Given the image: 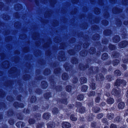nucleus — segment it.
<instances>
[{
  "label": "nucleus",
  "mask_w": 128,
  "mask_h": 128,
  "mask_svg": "<svg viewBox=\"0 0 128 128\" xmlns=\"http://www.w3.org/2000/svg\"><path fill=\"white\" fill-rule=\"evenodd\" d=\"M70 118L72 121H75L77 120V118L75 117L74 116L73 114L71 115Z\"/></svg>",
  "instance_id": "48"
},
{
  "label": "nucleus",
  "mask_w": 128,
  "mask_h": 128,
  "mask_svg": "<svg viewBox=\"0 0 128 128\" xmlns=\"http://www.w3.org/2000/svg\"><path fill=\"white\" fill-rule=\"evenodd\" d=\"M87 79L84 77H81L80 78V83L81 84L86 83L87 82Z\"/></svg>",
  "instance_id": "24"
},
{
  "label": "nucleus",
  "mask_w": 128,
  "mask_h": 128,
  "mask_svg": "<svg viewBox=\"0 0 128 128\" xmlns=\"http://www.w3.org/2000/svg\"><path fill=\"white\" fill-rule=\"evenodd\" d=\"M112 94L116 96H118L120 94V91L116 88H114L112 92Z\"/></svg>",
  "instance_id": "7"
},
{
  "label": "nucleus",
  "mask_w": 128,
  "mask_h": 128,
  "mask_svg": "<svg viewBox=\"0 0 128 128\" xmlns=\"http://www.w3.org/2000/svg\"><path fill=\"white\" fill-rule=\"evenodd\" d=\"M17 71V70L16 68L13 67L10 69L8 72L10 74H12L14 72L16 73Z\"/></svg>",
  "instance_id": "19"
},
{
  "label": "nucleus",
  "mask_w": 128,
  "mask_h": 128,
  "mask_svg": "<svg viewBox=\"0 0 128 128\" xmlns=\"http://www.w3.org/2000/svg\"><path fill=\"white\" fill-rule=\"evenodd\" d=\"M104 115V114L102 113H101L98 114L97 115V118L98 119H100L103 117Z\"/></svg>",
  "instance_id": "50"
},
{
  "label": "nucleus",
  "mask_w": 128,
  "mask_h": 128,
  "mask_svg": "<svg viewBox=\"0 0 128 128\" xmlns=\"http://www.w3.org/2000/svg\"><path fill=\"white\" fill-rule=\"evenodd\" d=\"M96 79L99 81H102L104 79V78L101 74H100L97 75Z\"/></svg>",
  "instance_id": "11"
},
{
  "label": "nucleus",
  "mask_w": 128,
  "mask_h": 128,
  "mask_svg": "<svg viewBox=\"0 0 128 128\" xmlns=\"http://www.w3.org/2000/svg\"><path fill=\"white\" fill-rule=\"evenodd\" d=\"M41 86L42 88L45 89L47 87L48 84L46 82L43 81L41 82Z\"/></svg>",
  "instance_id": "14"
},
{
  "label": "nucleus",
  "mask_w": 128,
  "mask_h": 128,
  "mask_svg": "<svg viewBox=\"0 0 128 128\" xmlns=\"http://www.w3.org/2000/svg\"><path fill=\"white\" fill-rule=\"evenodd\" d=\"M78 81V80L77 78L76 77H74L72 80V82L74 84H75L77 83Z\"/></svg>",
  "instance_id": "55"
},
{
  "label": "nucleus",
  "mask_w": 128,
  "mask_h": 128,
  "mask_svg": "<svg viewBox=\"0 0 128 128\" xmlns=\"http://www.w3.org/2000/svg\"><path fill=\"white\" fill-rule=\"evenodd\" d=\"M122 3L126 5L128 4V0H122Z\"/></svg>",
  "instance_id": "63"
},
{
  "label": "nucleus",
  "mask_w": 128,
  "mask_h": 128,
  "mask_svg": "<svg viewBox=\"0 0 128 128\" xmlns=\"http://www.w3.org/2000/svg\"><path fill=\"white\" fill-rule=\"evenodd\" d=\"M76 106L77 107H80V108L82 107V104L81 103H80L79 102H77L76 103Z\"/></svg>",
  "instance_id": "64"
},
{
  "label": "nucleus",
  "mask_w": 128,
  "mask_h": 128,
  "mask_svg": "<svg viewBox=\"0 0 128 128\" xmlns=\"http://www.w3.org/2000/svg\"><path fill=\"white\" fill-rule=\"evenodd\" d=\"M95 52V48L93 47L91 48L89 51V52L90 53L92 54H94Z\"/></svg>",
  "instance_id": "43"
},
{
  "label": "nucleus",
  "mask_w": 128,
  "mask_h": 128,
  "mask_svg": "<svg viewBox=\"0 0 128 128\" xmlns=\"http://www.w3.org/2000/svg\"><path fill=\"white\" fill-rule=\"evenodd\" d=\"M68 78L69 76L66 73H64L62 74V78L63 80H66L68 79Z\"/></svg>",
  "instance_id": "13"
},
{
  "label": "nucleus",
  "mask_w": 128,
  "mask_h": 128,
  "mask_svg": "<svg viewBox=\"0 0 128 128\" xmlns=\"http://www.w3.org/2000/svg\"><path fill=\"white\" fill-rule=\"evenodd\" d=\"M99 35L98 34H96L94 35L93 36V40H98L99 38Z\"/></svg>",
  "instance_id": "41"
},
{
  "label": "nucleus",
  "mask_w": 128,
  "mask_h": 128,
  "mask_svg": "<svg viewBox=\"0 0 128 128\" xmlns=\"http://www.w3.org/2000/svg\"><path fill=\"white\" fill-rule=\"evenodd\" d=\"M44 96L46 99H48V98L51 97L50 92H47L44 95Z\"/></svg>",
  "instance_id": "28"
},
{
  "label": "nucleus",
  "mask_w": 128,
  "mask_h": 128,
  "mask_svg": "<svg viewBox=\"0 0 128 128\" xmlns=\"http://www.w3.org/2000/svg\"><path fill=\"white\" fill-rule=\"evenodd\" d=\"M44 123L43 122H40L37 124L36 126V128H42L44 126Z\"/></svg>",
  "instance_id": "32"
},
{
  "label": "nucleus",
  "mask_w": 128,
  "mask_h": 128,
  "mask_svg": "<svg viewBox=\"0 0 128 128\" xmlns=\"http://www.w3.org/2000/svg\"><path fill=\"white\" fill-rule=\"evenodd\" d=\"M114 102V99L112 98H109L107 99L106 102L107 103L110 104H112Z\"/></svg>",
  "instance_id": "15"
},
{
  "label": "nucleus",
  "mask_w": 128,
  "mask_h": 128,
  "mask_svg": "<svg viewBox=\"0 0 128 128\" xmlns=\"http://www.w3.org/2000/svg\"><path fill=\"white\" fill-rule=\"evenodd\" d=\"M122 61L123 62L126 63L128 62V58L126 57L124 58L122 60Z\"/></svg>",
  "instance_id": "54"
},
{
  "label": "nucleus",
  "mask_w": 128,
  "mask_h": 128,
  "mask_svg": "<svg viewBox=\"0 0 128 128\" xmlns=\"http://www.w3.org/2000/svg\"><path fill=\"white\" fill-rule=\"evenodd\" d=\"M78 111L79 112L82 113L85 112V109L84 107L82 106L79 109Z\"/></svg>",
  "instance_id": "42"
},
{
  "label": "nucleus",
  "mask_w": 128,
  "mask_h": 128,
  "mask_svg": "<svg viewBox=\"0 0 128 128\" xmlns=\"http://www.w3.org/2000/svg\"><path fill=\"white\" fill-rule=\"evenodd\" d=\"M120 54L118 53H117L116 52H113L112 55V57L114 58H116L118 57Z\"/></svg>",
  "instance_id": "27"
},
{
  "label": "nucleus",
  "mask_w": 128,
  "mask_h": 128,
  "mask_svg": "<svg viewBox=\"0 0 128 128\" xmlns=\"http://www.w3.org/2000/svg\"><path fill=\"white\" fill-rule=\"evenodd\" d=\"M88 87L87 86L84 85L82 86L81 90L82 92H85L88 89Z\"/></svg>",
  "instance_id": "30"
},
{
  "label": "nucleus",
  "mask_w": 128,
  "mask_h": 128,
  "mask_svg": "<svg viewBox=\"0 0 128 128\" xmlns=\"http://www.w3.org/2000/svg\"><path fill=\"white\" fill-rule=\"evenodd\" d=\"M114 74L116 76H119L121 75V72L119 70H116L114 71Z\"/></svg>",
  "instance_id": "38"
},
{
  "label": "nucleus",
  "mask_w": 128,
  "mask_h": 128,
  "mask_svg": "<svg viewBox=\"0 0 128 128\" xmlns=\"http://www.w3.org/2000/svg\"><path fill=\"white\" fill-rule=\"evenodd\" d=\"M61 103L67 104L68 103L67 100L66 98H62L60 100Z\"/></svg>",
  "instance_id": "16"
},
{
  "label": "nucleus",
  "mask_w": 128,
  "mask_h": 128,
  "mask_svg": "<svg viewBox=\"0 0 128 128\" xmlns=\"http://www.w3.org/2000/svg\"><path fill=\"white\" fill-rule=\"evenodd\" d=\"M54 72L56 74H58L60 73V69L59 68H55L54 70Z\"/></svg>",
  "instance_id": "40"
},
{
  "label": "nucleus",
  "mask_w": 128,
  "mask_h": 128,
  "mask_svg": "<svg viewBox=\"0 0 128 128\" xmlns=\"http://www.w3.org/2000/svg\"><path fill=\"white\" fill-rule=\"evenodd\" d=\"M50 84L51 85L53 86V88H54L56 91L58 92L62 90V88L60 86H56L54 88V82L53 80H51Z\"/></svg>",
  "instance_id": "3"
},
{
  "label": "nucleus",
  "mask_w": 128,
  "mask_h": 128,
  "mask_svg": "<svg viewBox=\"0 0 128 128\" xmlns=\"http://www.w3.org/2000/svg\"><path fill=\"white\" fill-rule=\"evenodd\" d=\"M38 35V34L35 33L33 34L32 37L34 40L37 39H38L39 37Z\"/></svg>",
  "instance_id": "37"
},
{
  "label": "nucleus",
  "mask_w": 128,
  "mask_h": 128,
  "mask_svg": "<svg viewBox=\"0 0 128 128\" xmlns=\"http://www.w3.org/2000/svg\"><path fill=\"white\" fill-rule=\"evenodd\" d=\"M69 65L68 64H66L64 65V67L65 68L66 70L68 71L70 70V68L69 66Z\"/></svg>",
  "instance_id": "47"
},
{
  "label": "nucleus",
  "mask_w": 128,
  "mask_h": 128,
  "mask_svg": "<svg viewBox=\"0 0 128 128\" xmlns=\"http://www.w3.org/2000/svg\"><path fill=\"white\" fill-rule=\"evenodd\" d=\"M128 45V42L126 40L121 42L119 44V46L121 48H124Z\"/></svg>",
  "instance_id": "4"
},
{
  "label": "nucleus",
  "mask_w": 128,
  "mask_h": 128,
  "mask_svg": "<svg viewBox=\"0 0 128 128\" xmlns=\"http://www.w3.org/2000/svg\"><path fill=\"white\" fill-rule=\"evenodd\" d=\"M54 114H56L58 112V109L56 108H54L52 110Z\"/></svg>",
  "instance_id": "31"
},
{
  "label": "nucleus",
  "mask_w": 128,
  "mask_h": 128,
  "mask_svg": "<svg viewBox=\"0 0 128 128\" xmlns=\"http://www.w3.org/2000/svg\"><path fill=\"white\" fill-rule=\"evenodd\" d=\"M109 49L110 50H113L115 49V46L114 45H112L111 44H110L109 46Z\"/></svg>",
  "instance_id": "52"
},
{
  "label": "nucleus",
  "mask_w": 128,
  "mask_h": 128,
  "mask_svg": "<svg viewBox=\"0 0 128 128\" xmlns=\"http://www.w3.org/2000/svg\"><path fill=\"white\" fill-rule=\"evenodd\" d=\"M111 31L110 30L108 29L105 30L104 32V34L106 36L110 35L111 34Z\"/></svg>",
  "instance_id": "21"
},
{
  "label": "nucleus",
  "mask_w": 128,
  "mask_h": 128,
  "mask_svg": "<svg viewBox=\"0 0 128 128\" xmlns=\"http://www.w3.org/2000/svg\"><path fill=\"white\" fill-rule=\"evenodd\" d=\"M9 66V63L7 61H5L2 63V68H8Z\"/></svg>",
  "instance_id": "8"
},
{
  "label": "nucleus",
  "mask_w": 128,
  "mask_h": 128,
  "mask_svg": "<svg viewBox=\"0 0 128 128\" xmlns=\"http://www.w3.org/2000/svg\"><path fill=\"white\" fill-rule=\"evenodd\" d=\"M62 128H70L71 125L70 124L67 122H64L62 124Z\"/></svg>",
  "instance_id": "6"
},
{
  "label": "nucleus",
  "mask_w": 128,
  "mask_h": 128,
  "mask_svg": "<svg viewBox=\"0 0 128 128\" xmlns=\"http://www.w3.org/2000/svg\"><path fill=\"white\" fill-rule=\"evenodd\" d=\"M24 125L25 124L22 122H17L16 124V126L18 128H20V127H23Z\"/></svg>",
  "instance_id": "22"
},
{
  "label": "nucleus",
  "mask_w": 128,
  "mask_h": 128,
  "mask_svg": "<svg viewBox=\"0 0 128 128\" xmlns=\"http://www.w3.org/2000/svg\"><path fill=\"white\" fill-rule=\"evenodd\" d=\"M84 98V96L80 94L77 96V99L79 100H82Z\"/></svg>",
  "instance_id": "44"
},
{
  "label": "nucleus",
  "mask_w": 128,
  "mask_h": 128,
  "mask_svg": "<svg viewBox=\"0 0 128 128\" xmlns=\"http://www.w3.org/2000/svg\"><path fill=\"white\" fill-rule=\"evenodd\" d=\"M121 84H122L124 86L126 84V81L120 79H117L115 82V85L116 86H120Z\"/></svg>",
  "instance_id": "1"
},
{
  "label": "nucleus",
  "mask_w": 128,
  "mask_h": 128,
  "mask_svg": "<svg viewBox=\"0 0 128 128\" xmlns=\"http://www.w3.org/2000/svg\"><path fill=\"white\" fill-rule=\"evenodd\" d=\"M122 24V22L119 19L118 20L116 21V24L118 26H120Z\"/></svg>",
  "instance_id": "51"
},
{
  "label": "nucleus",
  "mask_w": 128,
  "mask_h": 128,
  "mask_svg": "<svg viewBox=\"0 0 128 128\" xmlns=\"http://www.w3.org/2000/svg\"><path fill=\"white\" fill-rule=\"evenodd\" d=\"M22 8V6L21 4H17L15 6V9L16 10H19Z\"/></svg>",
  "instance_id": "33"
},
{
  "label": "nucleus",
  "mask_w": 128,
  "mask_h": 128,
  "mask_svg": "<svg viewBox=\"0 0 128 128\" xmlns=\"http://www.w3.org/2000/svg\"><path fill=\"white\" fill-rule=\"evenodd\" d=\"M72 86L70 85H68L66 87V90L68 92H70L71 90Z\"/></svg>",
  "instance_id": "49"
},
{
  "label": "nucleus",
  "mask_w": 128,
  "mask_h": 128,
  "mask_svg": "<svg viewBox=\"0 0 128 128\" xmlns=\"http://www.w3.org/2000/svg\"><path fill=\"white\" fill-rule=\"evenodd\" d=\"M50 73V70L48 69H46L44 71V75H47Z\"/></svg>",
  "instance_id": "35"
},
{
  "label": "nucleus",
  "mask_w": 128,
  "mask_h": 128,
  "mask_svg": "<svg viewBox=\"0 0 128 128\" xmlns=\"http://www.w3.org/2000/svg\"><path fill=\"white\" fill-rule=\"evenodd\" d=\"M108 58V55L107 53H104L102 54V58L103 60H104Z\"/></svg>",
  "instance_id": "36"
},
{
  "label": "nucleus",
  "mask_w": 128,
  "mask_h": 128,
  "mask_svg": "<svg viewBox=\"0 0 128 128\" xmlns=\"http://www.w3.org/2000/svg\"><path fill=\"white\" fill-rule=\"evenodd\" d=\"M87 54V52L85 50H84L81 51L80 52V54L82 56H85Z\"/></svg>",
  "instance_id": "26"
},
{
  "label": "nucleus",
  "mask_w": 128,
  "mask_h": 128,
  "mask_svg": "<svg viewBox=\"0 0 128 128\" xmlns=\"http://www.w3.org/2000/svg\"><path fill=\"white\" fill-rule=\"evenodd\" d=\"M40 114L39 113H38L36 114V118H37V120H39L40 118Z\"/></svg>",
  "instance_id": "61"
},
{
  "label": "nucleus",
  "mask_w": 128,
  "mask_h": 128,
  "mask_svg": "<svg viewBox=\"0 0 128 128\" xmlns=\"http://www.w3.org/2000/svg\"><path fill=\"white\" fill-rule=\"evenodd\" d=\"M120 40V38L118 35H116L114 36L113 38V40L114 42L117 43Z\"/></svg>",
  "instance_id": "10"
},
{
  "label": "nucleus",
  "mask_w": 128,
  "mask_h": 128,
  "mask_svg": "<svg viewBox=\"0 0 128 128\" xmlns=\"http://www.w3.org/2000/svg\"><path fill=\"white\" fill-rule=\"evenodd\" d=\"M120 61L117 59L114 60L112 62V63L114 66L118 65Z\"/></svg>",
  "instance_id": "20"
},
{
  "label": "nucleus",
  "mask_w": 128,
  "mask_h": 128,
  "mask_svg": "<svg viewBox=\"0 0 128 128\" xmlns=\"http://www.w3.org/2000/svg\"><path fill=\"white\" fill-rule=\"evenodd\" d=\"M30 77V76L28 74H26L23 76V78L24 80H27L29 79Z\"/></svg>",
  "instance_id": "46"
},
{
  "label": "nucleus",
  "mask_w": 128,
  "mask_h": 128,
  "mask_svg": "<svg viewBox=\"0 0 128 128\" xmlns=\"http://www.w3.org/2000/svg\"><path fill=\"white\" fill-rule=\"evenodd\" d=\"M114 114L113 113H108L107 115V117L108 119L110 120H111L113 119L114 118Z\"/></svg>",
  "instance_id": "18"
},
{
  "label": "nucleus",
  "mask_w": 128,
  "mask_h": 128,
  "mask_svg": "<svg viewBox=\"0 0 128 128\" xmlns=\"http://www.w3.org/2000/svg\"><path fill=\"white\" fill-rule=\"evenodd\" d=\"M58 59L59 60L63 61L66 60L64 52L61 51L59 52L58 55Z\"/></svg>",
  "instance_id": "2"
},
{
  "label": "nucleus",
  "mask_w": 128,
  "mask_h": 128,
  "mask_svg": "<svg viewBox=\"0 0 128 128\" xmlns=\"http://www.w3.org/2000/svg\"><path fill=\"white\" fill-rule=\"evenodd\" d=\"M60 38L57 37H56L54 39V41L56 42H59Z\"/></svg>",
  "instance_id": "62"
},
{
  "label": "nucleus",
  "mask_w": 128,
  "mask_h": 128,
  "mask_svg": "<svg viewBox=\"0 0 128 128\" xmlns=\"http://www.w3.org/2000/svg\"><path fill=\"white\" fill-rule=\"evenodd\" d=\"M51 42L50 40H48V42L47 43L45 44L44 46V47H47L48 46H49V44H50L51 43Z\"/></svg>",
  "instance_id": "53"
},
{
  "label": "nucleus",
  "mask_w": 128,
  "mask_h": 128,
  "mask_svg": "<svg viewBox=\"0 0 128 128\" xmlns=\"http://www.w3.org/2000/svg\"><path fill=\"white\" fill-rule=\"evenodd\" d=\"M88 65H86V64H80L78 66L79 69L82 70H85L86 68H88Z\"/></svg>",
  "instance_id": "5"
},
{
  "label": "nucleus",
  "mask_w": 128,
  "mask_h": 128,
  "mask_svg": "<svg viewBox=\"0 0 128 128\" xmlns=\"http://www.w3.org/2000/svg\"><path fill=\"white\" fill-rule=\"evenodd\" d=\"M50 115L48 113H44L42 116V117L44 119L46 120H48L50 116Z\"/></svg>",
  "instance_id": "12"
},
{
  "label": "nucleus",
  "mask_w": 128,
  "mask_h": 128,
  "mask_svg": "<svg viewBox=\"0 0 128 128\" xmlns=\"http://www.w3.org/2000/svg\"><path fill=\"white\" fill-rule=\"evenodd\" d=\"M71 62L73 64H76L78 63V60L75 58H73L72 59Z\"/></svg>",
  "instance_id": "39"
},
{
  "label": "nucleus",
  "mask_w": 128,
  "mask_h": 128,
  "mask_svg": "<svg viewBox=\"0 0 128 128\" xmlns=\"http://www.w3.org/2000/svg\"><path fill=\"white\" fill-rule=\"evenodd\" d=\"M100 110V108L98 107H95L93 108L92 110L95 113L98 112Z\"/></svg>",
  "instance_id": "29"
},
{
  "label": "nucleus",
  "mask_w": 128,
  "mask_h": 128,
  "mask_svg": "<svg viewBox=\"0 0 128 128\" xmlns=\"http://www.w3.org/2000/svg\"><path fill=\"white\" fill-rule=\"evenodd\" d=\"M122 36L123 38H126V32L125 29H124L122 31Z\"/></svg>",
  "instance_id": "25"
},
{
  "label": "nucleus",
  "mask_w": 128,
  "mask_h": 128,
  "mask_svg": "<svg viewBox=\"0 0 128 128\" xmlns=\"http://www.w3.org/2000/svg\"><path fill=\"white\" fill-rule=\"evenodd\" d=\"M20 38L22 39H24L26 37V34H21L20 36Z\"/></svg>",
  "instance_id": "58"
},
{
  "label": "nucleus",
  "mask_w": 128,
  "mask_h": 128,
  "mask_svg": "<svg viewBox=\"0 0 128 128\" xmlns=\"http://www.w3.org/2000/svg\"><path fill=\"white\" fill-rule=\"evenodd\" d=\"M47 127L48 128H53L55 126V124L53 122H50L47 124Z\"/></svg>",
  "instance_id": "9"
},
{
  "label": "nucleus",
  "mask_w": 128,
  "mask_h": 128,
  "mask_svg": "<svg viewBox=\"0 0 128 128\" xmlns=\"http://www.w3.org/2000/svg\"><path fill=\"white\" fill-rule=\"evenodd\" d=\"M90 87L92 90L95 89L96 88L95 83L93 82L91 83Z\"/></svg>",
  "instance_id": "56"
},
{
  "label": "nucleus",
  "mask_w": 128,
  "mask_h": 128,
  "mask_svg": "<svg viewBox=\"0 0 128 128\" xmlns=\"http://www.w3.org/2000/svg\"><path fill=\"white\" fill-rule=\"evenodd\" d=\"M122 11V10L118 9L117 8H114L112 9V12L114 14L119 13L120 12Z\"/></svg>",
  "instance_id": "17"
},
{
  "label": "nucleus",
  "mask_w": 128,
  "mask_h": 128,
  "mask_svg": "<svg viewBox=\"0 0 128 128\" xmlns=\"http://www.w3.org/2000/svg\"><path fill=\"white\" fill-rule=\"evenodd\" d=\"M95 94V92L94 91H92L90 92V94L88 95V96H94Z\"/></svg>",
  "instance_id": "59"
},
{
  "label": "nucleus",
  "mask_w": 128,
  "mask_h": 128,
  "mask_svg": "<svg viewBox=\"0 0 128 128\" xmlns=\"http://www.w3.org/2000/svg\"><path fill=\"white\" fill-rule=\"evenodd\" d=\"M121 70L124 71H125L127 69L126 65L124 64H121Z\"/></svg>",
  "instance_id": "34"
},
{
  "label": "nucleus",
  "mask_w": 128,
  "mask_h": 128,
  "mask_svg": "<svg viewBox=\"0 0 128 128\" xmlns=\"http://www.w3.org/2000/svg\"><path fill=\"white\" fill-rule=\"evenodd\" d=\"M36 100V98L34 96H32L31 99V102H34Z\"/></svg>",
  "instance_id": "57"
},
{
  "label": "nucleus",
  "mask_w": 128,
  "mask_h": 128,
  "mask_svg": "<svg viewBox=\"0 0 128 128\" xmlns=\"http://www.w3.org/2000/svg\"><path fill=\"white\" fill-rule=\"evenodd\" d=\"M94 12L96 14H99L100 12L99 9L97 8H95Z\"/></svg>",
  "instance_id": "60"
},
{
  "label": "nucleus",
  "mask_w": 128,
  "mask_h": 128,
  "mask_svg": "<svg viewBox=\"0 0 128 128\" xmlns=\"http://www.w3.org/2000/svg\"><path fill=\"white\" fill-rule=\"evenodd\" d=\"M124 106V104L123 102H120L118 104V107L119 109H122Z\"/></svg>",
  "instance_id": "23"
},
{
  "label": "nucleus",
  "mask_w": 128,
  "mask_h": 128,
  "mask_svg": "<svg viewBox=\"0 0 128 128\" xmlns=\"http://www.w3.org/2000/svg\"><path fill=\"white\" fill-rule=\"evenodd\" d=\"M28 122L30 124H33L35 122V120L33 119L30 118L28 121Z\"/></svg>",
  "instance_id": "45"
}]
</instances>
